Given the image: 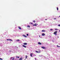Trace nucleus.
<instances>
[{
    "label": "nucleus",
    "instance_id": "obj_1",
    "mask_svg": "<svg viewBox=\"0 0 60 60\" xmlns=\"http://www.w3.org/2000/svg\"><path fill=\"white\" fill-rule=\"evenodd\" d=\"M57 31H56L54 33V34H55V35H57Z\"/></svg>",
    "mask_w": 60,
    "mask_h": 60
},
{
    "label": "nucleus",
    "instance_id": "obj_2",
    "mask_svg": "<svg viewBox=\"0 0 60 60\" xmlns=\"http://www.w3.org/2000/svg\"><path fill=\"white\" fill-rule=\"evenodd\" d=\"M10 58V60H14V58L13 57H11Z\"/></svg>",
    "mask_w": 60,
    "mask_h": 60
},
{
    "label": "nucleus",
    "instance_id": "obj_3",
    "mask_svg": "<svg viewBox=\"0 0 60 60\" xmlns=\"http://www.w3.org/2000/svg\"><path fill=\"white\" fill-rule=\"evenodd\" d=\"M38 24H36V23H35V24L34 25H33V26H37V25H38Z\"/></svg>",
    "mask_w": 60,
    "mask_h": 60
},
{
    "label": "nucleus",
    "instance_id": "obj_4",
    "mask_svg": "<svg viewBox=\"0 0 60 60\" xmlns=\"http://www.w3.org/2000/svg\"><path fill=\"white\" fill-rule=\"evenodd\" d=\"M22 46L24 47V48H26V45H22Z\"/></svg>",
    "mask_w": 60,
    "mask_h": 60
},
{
    "label": "nucleus",
    "instance_id": "obj_5",
    "mask_svg": "<svg viewBox=\"0 0 60 60\" xmlns=\"http://www.w3.org/2000/svg\"><path fill=\"white\" fill-rule=\"evenodd\" d=\"M42 36H45V34L44 33H42Z\"/></svg>",
    "mask_w": 60,
    "mask_h": 60
},
{
    "label": "nucleus",
    "instance_id": "obj_6",
    "mask_svg": "<svg viewBox=\"0 0 60 60\" xmlns=\"http://www.w3.org/2000/svg\"><path fill=\"white\" fill-rule=\"evenodd\" d=\"M38 44H39V45H41V43L40 42H38Z\"/></svg>",
    "mask_w": 60,
    "mask_h": 60
},
{
    "label": "nucleus",
    "instance_id": "obj_7",
    "mask_svg": "<svg viewBox=\"0 0 60 60\" xmlns=\"http://www.w3.org/2000/svg\"><path fill=\"white\" fill-rule=\"evenodd\" d=\"M42 31L43 32H46V31L45 30H42Z\"/></svg>",
    "mask_w": 60,
    "mask_h": 60
},
{
    "label": "nucleus",
    "instance_id": "obj_8",
    "mask_svg": "<svg viewBox=\"0 0 60 60\" xmlns=\"http://www.w3.org/2000/svg\"><path fill=\"white\" fill-rule=\"evenodd\" d=\"M18 28L19 29H20V30H21V29H22L19 26L18 27Z\"/></svg>",
    "mask_w": 60,
    "mask_h": 60
},
{
    "label": "nucleus",
    "instance_id": "obj_9",
    "mask_svg": "<svg viewBox=\"0 0 60 60\" xmlns=\"http://www.w3.org/2000/svg\"><path fill=\"white\" fill-rule=\"evenodd\" d=\"M23 45H27V43H23Z\"/></svg>",
    "mask_w": 60,
    "mask_h": 60
},
{
    "label": "nucleus",
    "instance_id": "obj_10",
    "mask_svg": "<svg viewBox=\"0 0 60 60\" xmlns=\"http://www.w3.org/2000/svg\"><path fill=\"white\" fill-rule=\"evenodd\" d=\"M22 58H19V60H22Z\"/></svg>",
    "mask_w": 60,
    "mask_h": 60
},
{
    "label": "nucleus",
    "instance_id": "obj_11",
    "mask_svg": "<svg viewBox=\"0 0 60 60\" xmlns=\"http://www.w3.org/2000/svg\"><path fill=\"white\" fill-rule=\"evenodd\" d=\"M32 55H33V54L32 53L31 54H30V56H31V57H33V56H32Z\"/></svg>",
    "mask_w": 60,
    "mask_h": 60
},
{
    "label": "nucleus",
    "instance_id": "obj_12",
    "mask_svg": "<svg viewBox=\"0 0 60 60\" xmlns=\"http://www.w3.org/2000/svg\"><path fill=\"white\" fill-rule=\"evenodd\" d=\"M23 36H24V37H27V36H26V35H23Z\"/></svg>",
    "mask_w": 60,
    "mask_h": 60
},
{
    "label": "nucleus",
    "instance_id": "obj_13",
    "mask_svg": "<svg viewBox=\"0 0 60 60\" xmlns=\"http://www.w3.org/2000/svg\"><path fill=\"white\" fill-rule=\"evenodd\" d=\"M41 48L42 49H45V47H42Z\"/></svg>",
    "mask_w": 60,
    "mask_h": 60
},
{
    "label": "nucleus",
    "instance_id": "obj_14",
    "mask_svg": "<svg viewBox=\"0 0 60 60\" xmlns=\"http://www.w3.org/2000/svg\"><path fill=\"white\" fill-rule=\"evenodd\" d=\"M9 41H12V40H11V39H9Z\"/></svg>",
    "mask_w": 60,
    "mask_h": 60
},
{
    "label": "nucleus",
    "instance_id": "obj_15",
    "mask_svg": "<svg viewBox=\"0 0 60 60\" xmlns=\"http://www.w3.org/2000/svg\"><path fill=\"white\" fill-rule=\"evenodd\" d=\"M27 58V56L26 55L25 56V58H26H26Z\"/></svg>",
    "mask_w": 60,
    "mask_h": 60
},
{
    "label": "nucleus",
    "instance_id": "obj_16",
    "mask_svg": "<svg viewBox=\"0 0 60 60\" xmlns=\"http://www.w3.org/2000/svg\"><path fill=\"white\" fill-rule=\"evenodd\" d=\"M27 27H29V28H30V26L29 25L27 26Z\"/></svg>",
    "mask_w": 60,
    "mask_h": 60
},
{
    "label": "nucleus",
    "instance_id": "obj_17",
    "mask_svg": "<svg viewBox=\"0 0 60 60\" xmlns=\"http://www.w3.org/2000/svg\"><path fill=\"white\" fill-rule=\"evenodd\" d=\"M36 52V53H39V52H38V51H35Z\"/></svg>",
    "mask_w": 60,
    "mask_h": 60
},
{
    "label": "nucleus",
    "instance_id": "obj_18",
    "mask_svg": "<svg viewBox=\"0 0 60 60\" xmlns=\"http://www.w3.org/2000/svg\"><path fill=\"white\" fill-rule=\"evenodd\" d=\"M55 30H58L57 29H55Z\"/></svg>",
    "mask_w": 60,
    "mask_h": 60
},
{
    "label": "nucleus",
    "instance_id": "obj_19",
    "mask_svg": "<svg viewBox=\"0 0 60 60\" xmlns=\"http://www.w3.org/2000/svg\"><path fill=\"white\" fill-rule=\"evenodd\" d=\"M57 47H58V48H60V46H58V45H57Z\"/></svg>",
    "mask_w": 60,
    "mask_h": 60
},
{
    "label": "nucleus",
    "instance_id": "obj_20",
    "mask_svg": "<svg viewBox=\"0 0 60 60\" xmlns=\"http://www.w3.org/2000/svg\"><path fill=\"white\" fill-rule=\"evenodd\" d=\"M33 22H34V23H35V22L36 21L35 20H33Z\"/></svg>",
    "mask_w": 60,
    "mask_h": 60
},
{
    "label": "nucleus",
    "instance_id": "obj_21",
    "mask_svg": "<svg viewBox=\"0 0 60 60\" xmlns=\"http://www.w3.org/2000/svg\"><path fill=\"white\" fill-rule=\"evenodd\" d=\"M57 11L58 10V7H57Z\"/></svg>",
    "mask_w": 60,
    "mask_h": 60
},
{
    "label": "nucleus",
    "instance_id": "obj_22",
    "mask_svg": "<svg viewBox=\"0 0 60 60\" xmlns=\"http://www.w3.org/2000/svg\"><path fill=\"white\" fill-rule=\"evenodd\" d=\"M20 41V40H19L18 39L16 41Z\"/></svg>",
    "mask_w": 60,
    "mask_h": 60
},
{
    "label": "nucleus",
    "instance_id": "obj_23",
    "mask_svg": "<svg viewBox=\"0 0 60 60\" xmlns=\"http://www.w3.org/2000/svg\"><path fill=\"white\" fill-rule=\"evenodd\" d=\"M30 24H32H32H33V23L32 22H30Z\"/></svg>",
    "mask_w": 60,
    "mask_h": 60
},
{
    "label": "nucleus",
    "instance_id": "obj_24",
    "mask_svg": "<svg viewBox=\"0 0 60 60\" xmlns=\"http://www.w3.org/2000/svg\"><path fill=\"white\" fill-rule=\"evenodd\" d=\"M0 60H3V59H2V58H0Z\"/></svg>",
    "mask_w": 60,
    "mask_h": 60
},
{
    "label": "nucleus",
    "instance_id": "obj_25",
    "mask_svg": "<svg viewBox=\"0 0 60 60\" xmlns=\"http://www.w3.org/2000/svg\"><path fill=\"white\" fill-rule=\"evenodd\" d=\"M53 30L52 29H50V30L51 31H53Z\"/></svg>",
    "mask_w": 60,
    "mask_h": 60
},
{
    "label": "nucleus",
    "instance_id": "obj_26",
    "mask_svg": "<svg viewBox=\"0 0 60 60\" xmlns=\"http://www.w3.org/2000/svg\"><path fill=\"white\" fill-rule=\"evenodd\" d=\"M58 26H60V24L58 25Z\"/></svg>",
    "mask_w": 60,
    "mask_h": 60
},
{
    "label": "nucleus",
    "instance_id": "obj_27",
    "mask_svg": "<svg viewBox=\"0 0 60 60\" xmlns=\"http://www.w3.org/2000/svg\"><path fill=\"white\" fill-rule=\"evenodd\" d=\"M27 36H28V34H26Z\"/></svg>",
    "mask_w": 60,
    "mask_h": 60
},
{
    "label": "nucleus",
    "instance_id": "obj_28",
    "mask_svg": "<svg viewBox=\"0 0 60 60\" xmlns=\"http://www.w3.org/2000/svg\"><path fill=\"white\" fill-rule=\"evenodd\" d=\"M7 41H9V39H7Z\"/></svg>",
    "mask_w": 60,
    "mask_h": 60
},
{
    "label": "nucleus",
    "instance_id": "obj_29",
    "mask_svg": "<svg viewBox=\"0 0 60 60\" xmlns=\"http://www.w3.org/2000/svg\"><path fill=\"white\" fill-rule=\"evenodd\" d=\"M38 53H41V52L40 51H39L38 52Z\"/></svg>",
    "mask_w": 60,
    "mask_h": 60
},
{
    "label": "nucleus",
    "instance_id": "obj_30",
    "mask_svg": "<svg viewBox=\"0 0 60 60\" xmlns=\"http://www.w3.org/2000/svg\"><path fill=\"white\" fill-rule=\"evenodd\" d=\"M17 57H18V58H19V56H18Z\"/></svg>",
    "mask_w": 60,
    "mask_h": 60
},
{
    "label": "nucleus",
    "instance_id": "obj_31",
    "mask_svg": "<svg viewBox=\"0 0 60 60\" xmlns=\"http://www.w3.org/2000/svg\"><path fill=\"white\" fill-rule=\"evenodd\" d=\"M35 59L36 60H37L36 58H35Z\"/></svg>",
    "mask_w": 60,
    "mask_h": 60
},
{
    "label": "nucleus",
    "instance_id": "obj_32",
    "mask_svg": "<svg viewBox=\"0 0 60 60\" xmlns=\"http://www.w3.org/2000/svg\"><path fill=\"white\" fill-rule=\"evenodd\" d=\"M54 19H56V18H54Z\"/></svg>",
    "mask_w": 60,
    "mask_h": 60
},
{
    "label": "nucleus",
    "instance_id": "obj_33",
    "mask_svg": "<svg viewBox=\"0 0 60 60\" xmlns=\"http://www.w3.org/2000/svg\"><path fill=\"white\" fill-rule=\"evenodd\" d=\"M47 20V19H45V20Z\"/></svg>",
    "mask_w": 60,
    "mask_h": 60
},
{
    "label": "nucleus",
    "instance_id": "obj_34",
    "mask_svg": "<svg viewBox=\"0 0 60 60\" xmlns=\"http://www.w3.org/2000/svg\"><path fill=\"white\" fill-rule=\"evenodd\" d=\"M57 38H59V37H58Z\"/></svg>",
    "mask_w": 60,
    "mask_h": 60
},
{
    "label": "nucleus",
    "instance_id": "obj_35",
    "mask_svg": "<svg viewBox=\"0 0 60 60\" xmlns=\"http://www.w3.org/2000/svg\"><path fill=\"white\" fill-rule=\"evenodd\" d=\"M11 51H9V52H11Z\"/></svg>",
    "mask_w": 60,
    "mask_h": 60
},
{
    "label": "nucleus",
    "instance_id": "obj_36",
    "mask_svg": "<svg viewBox=\"0 0 60 60\" xmlns=\"http://www.w3.org/2000/svg\"><path fill=\"white\" fill-rule=\"evenodd\" d=\"M40 36H39V37H40Z\"/></svg>",
    "mask_w": 60,
    "mask_h": 60
},
{
    "label": "nucleus",
    "instance_id": "obj_37",
    "mask_svg": "<svg viewBox=\"0 0 60 60\" xmlns=\"http://www.w3.org/2000/svg\"><path fill=\"white\" fill-rule=\"evenodd\" d=\"M59 17H60V16H59Z\"/></svg>",
    "mask_w": 60,
    "mask_h": 60
},
{
    "label": "nucleus",
    "instance_id": "obj_38",
    "mask_svg": "<svg viewBox=\"0 0 60 60\" xmlns=\"http://www.w3.org/2000/svg\"><path fill=\"white\" fill-rule=\"evenodd\" d=\"M16 57H17V56H16Z\"/></svg>",
    "mask_w": 60,
    "mask_h": 60
},
{
    "label": "nucleus",
    "instance_id": "obj_39",
    "mask_svg": "<svg viewBox=\"0 0 60 60\" xmlns=\"http://www.w3.org/2000/svg\"><path fill=\"white\" fill-rule=\"evenodd\" d=\"M59 32H60V30L59 31Z\"/></svg>",
    "mask_w": 60,
    "mask_h": 60
}]
</instances>
